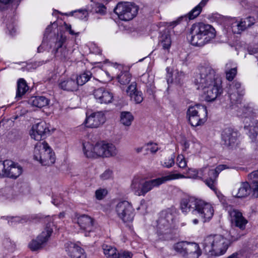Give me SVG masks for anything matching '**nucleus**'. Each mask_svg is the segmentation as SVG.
Here are the masks:
<instances>
[{
  "label": "nucleus",
  "instance_id": "1",
  "mask_svg": "<svg viewBox=\"0 0 258 258\" xmlns=\"http://www.w3.org/2000/svg\"><path fill=\"white\" fill-rule=\"evenodd\" d=\"M194 82L201 89L207 101L214 100L222 93L221 82L216 78L215 71L208 64L199 67L195 75Z\"/></svg>",
  "mask_w": 258,
  "mask_h": 258
},
{
  "label": "nucleus",
  "instance_id": "2",
  "mask_svg": "<svg viewBox=\"0 0 258 258\" xmlns=\"http://www.w3.org/2000/svg\"><path fill=\"white\" fill-rule=\"evenodd\" d=\"M230 239L219 234L209 235L205 237L203 243V250L209 256H219L226 252L233 241L238 240L243 234L237 233L235 229L230 231Z\"/></svg>",
  "mask_w": 258,
  "mask_h": 258
},
{
  "label": "nucleus",
  "instance_id": "3",
  "mask_svg": "<svg viewBox=\"0 0 258 258\" xmlns=\"http://www.w3.org/2000/svg\"><path fill=\"white\" fill-rule=\"evenodd\" d=\"M185 177L186 176L183 174L174 172H170L166 176L150 180L136 176L132 180L130 188L135 195L144 197L153 188L159 187L166 181Z\"/></svg>",
  "mask_w": 258,
  "mask_h": 258
},
{
  "label": "nucleus",
  "instance_id": "4",
  "mask_svg": "<svg viewBox=\"0 0 258 258\" xmlns=\"http://www.w3.org/2000/svg\"><path fill=\"white\" fill-rule=\"evenodd\" d=\"M83 151L86 157L91 158L112 157L115 156L118 153V150L114 144L104 141L98 142L95 144L85 142L83 143Z\"/></svg>",
  "mask_w": 258,
  "mask_h": 258
},
{
  "label": "nucleus",
  "instance_id": "5",
  "mask_svg": "<svg viewBox=\"0 0 258 258\" xmlns=\"http://www.w3.org/2000/svg\"><path fill=\"white\" fill-rule=\"evenodd\" d=\"M189 36L194 46H203L215 37V29L210 25L198 23L192 25Z\"/></svg>",
  "mask_w": 258,
  "mask_h": 258
},
{
  "label": "nucleus",
  "instance_id": "6",
  "mask_svg": "<svg viewBox=\"0 0 258 258\" xmlns=\"http://www.w3.org/2000/svg\"><path fill=\"white\" fill-rule=\"evenodd\" d=\"M34 158L44 166H50L55 161L54 153L45 141L39 142L36 145L34 150Z\"/></svg>",
  "mask_w": 258,
  "mask_h": 258
},
{
  "label": "nucleus",
  "instance_id": "7",
  "mask_svg": "<svg viewBox=\"0 0 258 258\" xmlns=\"http://www.w3.org/2000/svg\"><path fill=\"white\" fill-rule=\"evenodd\" d=\"M66 40V36L60 33L54 38L53 44H51L52 53L54 57L62 61L69 60L73 53V50L67 46Z\"/></svg>",
  "mask_w": 258,
  "mask_h": 258
},
{
  "label": "nucleus",
  "instance_id": "8",
  "mask_svg": "<svg viewBox=\"0 0 258 258\" xmlns=\"http://www.w3.org/2000/svg\"><path fill=\"white\" fill-rule=\"evenodd\" d=\"M173 249L183 258H199L202 250L197 243L180 241L173 245Z\"/></svg>",
  "mask_w": 258,
  "mask_h": 258
},
{
  "label": "nucleus",
  "instance_id": "9",
  "mask_svg": "<svg viewBox=\"0 0 258 258\" xmlns=\"http://www.w3.org/2000/svg\"><path fill=\"white\" fill-rule=\"evenodd\" d=\"M207 113V107L204 105L190 106L187 112L189 122L193 126L201 125L206 121Z\"/></svg>",
  "mask_w": 258,
  "mask_h": 258
},
{
  "label": "nucleus",
  "instance_id": "10",
  "mask_svg": "<svg viewBox=\"0 0 258 258\" xmlns=\"http://www.w3.org/2000/svg\"><path fill=\"white\" fill-rule=\"evenodd\" d=\"M138 10L139 8L134 4L120 2L118 3L114 12L120 20L127 21L132 20L137 15Z\"/></svg>",
  "mask_w": 258,
  "mask_h": 258
},
{
  "label": "nucleus",
  "instance_id": "11",
  "mask_svg": "<svg viewBox=\"0 0 258 258\" xmlns=\"http://www.w3.org/2000/svg\"><path fill=\"white\" fill-rule=\"evenodd\" d=\"M226 168V166L225 165H219L215 169L204 167L200 169V173H202V178H205V184L212 190L216 191L218 175Z\"/></svg>",
  "mask_w": 258,
  "mask_h": 258
},
{
  "label": "nucleus",
  "instance_id": "12",
  "mask_svg": "<svg viewBox=\"0 0 258 258\" xmlns=\"http://www.w3.org/2000/svg\"><path fill=\"white\" fill-rule=\"evenodd\" d=\"M117 217L124 223L132 222L135 216V210L132 205L126 201L118 202L115 207Z\"/></svg>",
  "mask_w": 258,
  "mask_h": 258
},
{
  "label": "nucleus",
  "instance_id": "13",
  "mask_svg": "<svg viewBox=\"0 0 258 258\" xmlns=\"http://www.w3.org/2000/svg\"><path fill=\"white\" fill-rule=\"evenodd\" d=\"M254 23V19L248 17L245 19L231 18L228 20V24L232 31L235 34H240Z\"/></svg>",
  "mask_w": 258,
  "mask_h": 258
},
{
  "label": "nucleus",
  "instance_id": "14",
  "mask_svg": "<svg viewBox=\"0 0 258 258\" xmlns=\"http://www.w3.org/2000/svg\"><path fill=\"white\" fill-rule=\"evenodd\" d=\"M230 220L233 226L238 228L241 231L245 229L247 220L243 216L241 212L233 208L231 206L227 207Z\"/></svg>",
  "mask_w": 258,
  "mask_h": 258
},
{
  "label": "nucleus",
  "instance_id": "15",
  "mask_svg": "<svg viewBox=\"0 0 258 258\" xmlns=\"http://www.w3.org/2000/svg\"><path fill=\"white\" fill-rule=\"evenodd\" d=\"M49 133V125L45 121H41L33 125L30 135L32 139L40 141L44 139Z\"/></svg>",
  "mask_w": 258,
  "mask_h": 258
},
{
  "label": "nucleus",
  "instance_id": "16",
  "mask_svg": "<svg viewBox=\"0 0 258 258\" xmlns=\"http://www.w3.org/2000/svg\"><path fill=\"white\" fill-rule=\"evenodd\" d=\"M195 214L199 215L201 218L204 220V221L206 222L213 217L214 209L210 203L198 199Z\"/></svg>",
  "mask_w": 258,
  "mask_h": 258
},
{
  "label": "nucleus",
  "instance_id": "17",
  "mask_svg": "<svg viewBox=\"0 0 258 258\" xmlns=\"http://www.w3.org/2000/svg\"><path fill=\"white\" fill-rule=\"evenodd\" d=\"M52 231L50 225L48 224L44 231L37 237V239L32 240L29 244V248L33 251L41 248L48 240Z\"/></svg>",
  "mask_w": 258,
  "mask_h": 258
},
{
  "label": "nucleus",
  "instance_id": "18",
  "mask_svg": "<svg viewBox=\"0 0 258 258\" xmlns=\"http://www.w3.org/2000/svg\"><path fill=\"white\" fill-rule=\"evenodd\" d=\"M174 218V215L169 210L162 211L160 217L157 221V228L161 234L168 230L173 223Z\"/></svg>",
  "mask_w": 258,
  "mask_h": 258
},
{
  "label": "nucleus",
  "instance_id": "19",
  "mask_svg": "<svg viewBox=\"0 0 258 258\" xmlns=\"http://www.w3.org/2000/svg\"><path fill=\"white\" fill-rule=\"evenodd\" d=\"M77 223L80 229L85 232V236H89V233L94 230V220L90 216L82 215L77 218Z\"/></svg>",
  "mask_w": 258,
  "mask_h": 258
},
{
  "label": "nucleus",
  "instance_id": "20",
  "mask_svg": "<svg viewBox=\"0 0 258 258\" xmlns=\"http://www.w3.org/2000/svg\"><path fill=\"white\" fill-rule=\"evenodd\" d=\"M105 120V116L101 112H94L87 116L85 120V125L87 127H98Z\"/></svg>",
  "mask_w": 258,
  "mask_h": 258
},
{
  "label": "nucleus",
  "instance_id": "21",
  "mask_svg": "<svg viewBox=\"0 0 258 258\" xmlns=\"http://www.w3.org/2000/svg\"><path fill=\"white\" fill-rule=\"evenodd\" d=\"M66 251L71 258H86L84 250L76 243L68 242L65 244Z\"/></svg>",
  "mask_w": 258,
  "mask_h": 258
},
{
  "label": "nucleus",
  "instance_id": "22",
  "mask_svg": "<svg viewBox=\"0 0 258 258\" xmlns=\"http://www.w3.org/2000/svg\"><path fill=\"white\" fill-rule=\"evenodd\" d=\"M94 96L97 101L100 103H110L113 99V94L103 87L95 90Z\"/></svg>",
  "mask_w": 258,
  "mask_h": 258
},
{
  "label": "nucleus",
  "instance_id": "23",
  "mask_svg": "<svg viewBox=\"0 0 258 258\" xmlns=\"http://www.w3.org/2000/svg\"><path fill=\"white\" fill-rule=\"evenodd\" d=\"M237 132L231 128H225L222 133V140L224 144L228 147H233L237 140Z\"/></svg>",
  "mask_w": 258,
  "mask_h": 258
},
{
  "label": "nucleus",
  "instance_id": "24",
  "mask_svg": "<svg viewBox=\"0 0 258 258\" xmlns=\"http://www.w3.org/2000/svg\"><path fill=\"white\" fill-rule=\"evenodd\" d=\"M198 199L194 197H185L181 199L180 208L183 213H187L191 211L194 214L197 207Z\"/></svg>",
  "mask_w": 258,
  "mask_h": 258
},
{
  "label": "nucleus",
  "instance_id": "25",
  "mask_svg": "<svg viewBox=\"0 0 258 258\" xmlns=\"http://www.w3.org/2000/svg\"><path fill=\"white\" fill-rule=\"evenodd\" d=\"M250 186L247 182H242L238 188L233 189L232 195L233 196L242 198L247 197L250 193Z\"/></svg>",
  "mask_w": 258,
  "mask_h": 258
},
{
  "label": "nucleus",
  "instance_id": "26",
  "mask_svg": "<svg viewBox=\"0 0 258 258\" xmlns=\"http://www.w3.org/2000/svg\"><path fill=\"white\" fill-rule=\"evenodd\" d=\"M28 89L29 87L26 81L22 78L19 79L17 81L16 99L17 100L21 99Z\"/></svg>",
  "mask_w": 258,
  "mask_h": 258
},
{
  "label": "nucleus",
  "instance_id": "27",
  "mask_svg": "<svg viewBox=\"0 0 258 258\" xmlns=\"http://www.w3.org/2000/svg\"><path fill=\"white\" fill-rule=\"evenodd\" d=\"M59 86L64 90L73 91L77 90L78 85L76 79L70 78L60 81Z\"/></svg>",
  "mask_w": 258,
  "mask_h": 258
},
{
  "label": "nucleus",
  "instance_id": "28",
  "mask_svg": "<svg viewBox=\"0 0 258 258\" xmlns=\"http://www.w3.org/2000/svg\"><path fill=\"white\" fill-rule=\"evenodd\" d=\"M49 100L44 96H33L29 100V103L32 106L42 108L49 104Z\"/></svg>",
  "mask_w": 258,
  "mask_h": 258
},
{
  "label": "nucleus",
  "instance_id": "29",
  "mask_svg": "<svg viewBox=\"0 0 258 258\" xmlns=\"http://www.w3.org/2000/svg\"><path fill=\"white\" fill-rule=\"evenodd\" d=\"M225 74L227 80L231 81L237 74V66L232 61H229L225 65Z\"/></svg>",
  "mask_w": 258,
  "mask_h": 258
},
{
  "label": "nucleus",
  "instance_id": "30",
  "mask_svg": "<svg viewBox=\"0 0 258 258\" xmlns=\"http://www.w3.org/2000/svg\"><path fill=\"white\" fill-rule=\"evenodd\" d=\"M22 172V168L13 162V164L9 167V168H7L6 177L16 179L21 174Z\"/></svg>",
  "mask_w": 258,
  "mask_h": 258
},
{
  "label": "nucleus",
  "instance_id": "31",
  "mask_svg": "<svg viewBox=\"0 0 258 258\" xmlns=\"http://www.w3.org/2000/svg\"><path fill=\"white\" fill-rule=\"evenodd\" d=\"M249 119L250 120V123L248 125L245 124L244 128L249 130V136L252 139V140H254L258 136L257 128L258 120L255 119L254 117H252Z\"/></svg>",
  "mask_w": 258,
  "mask_h": 258
},
{
  "label": "nucleus",
  "instance_id": "32",
  "mask_svg": "<svg viewBox=\"0 0 258 258\" xmlns=\"http://www.w3.org/2000/svg\"><path fill=\"white\" fill-rule=\"evenodd\" d=\"M209 0H202L200 3L192 9L188 14L187 16L189 20H192L197 17L202 12V8L205 6Z\"/></svg>",
  "mask_w": 258,
  "mask_h": 258
},
{
  "label": "nucleus",
  "instance_id": "33",
  "mask_svg": "<svg viewBox=\"0 0 258 258\" xmlns=\"http://www.w3.org/2000/svg\"><path fill=\"white\" fill-rule=\"evenodd\" d=\"M120 122L125 126H130L131 125L134 120V116L132 113L127 111H123L120 113Z\"/></svg>",
  "mask_w": 258,
  "mask_h": 258
},
{
  "label": "nucleus",
  "instance_id": "34",
  "mask_svg": "<svg viewBox=\"0 0 258 258\" xmlns=\"http://www.w3.org/2000/svg\"><path fill=\"white\" fill-rule=\"evenodd\" d=\"M104 253L107 258H117L116 249L111 245H103Z\"/></svg>",
  "mask_w": 258,
  "mask_h": 258
},
{
  "label": "nucleus",
  "instance_id": "35",
  "mask_svg": "<svg viewBox=\"0 0 258 258\" xmlns=\"http://www.w3.org/2000/svg\"><path fill=\"white\" fill-rule=\"evenodd\" d=\"M132 76L127 71L121 72L117 76L118 82L121 85H126L131 81Z\"/></svg>",
  "mask_w": 258,
  "mask_h": 258
},
{
  "label": "nucleus",
  "instance_id": "36",
  "mask_svg": "<svg viewBox=\"0 0 258 258\" xmlns=\"http://www.w3.org/2000/svg\"><path fill=\"white\" fill-rule=\"evenodd\" d=\"M92 76V73L90 71H86L81 74L76 78V81L79 85L82 86L87 82Z\"/></svg>",
  "mask_w": 258,
  "mask_h": 258
},
{
  "label": "nucleus",
  "instance_id": "37",
  "mask_svg": "<svg viewBox=\"0 0 258 258\" xmlns=\"http://www.w3.org/2000/svg\"><path fill=\"white\" fill-rule=\"evenodd\" d=\"M160 45L164 49L168 50L171 46V40L170 36L168 34H162L159 40Z\"/></svg>",
  "mask_w": 258,
  "mask_h": 258
},
{
  "label": "nucleus",
  "instance_id": "38",
  "mask_svg": "<svg viewBox=\"0 0 258 258\" xmlns=\"http://www.w3.org/2000/svg\"><path fill=\"white\" fill-rule=\"evenodd\" d=\"M2 218L8 220V223L10 225H13L17 223H23L26 221V218L25 217H21L19 216H4Z\"/></svg>",
  "mask_w": 258,
  "mask_h": 258
},
{
  "label": "nucleus",
  "instance_id": "39",
  "mask_svg": "<svg viewBox=\"0 0 258 258\" xmlns=\"http://www.w3.org/2000/svg\"><path fill=\"white\" fill-rule=\"evenodd\" d=\"M13 164V161L6 160L4 162L0 161V177L6 176L7 168Z\"/></svg>",
  "mask_w": 258,
  "mask_h": 258
},
{
  "label": "nucleus",
  "instance_id": "40",
  "mask_svg": "<svg viewBox=\"0 0 258 258\" xmlns=\"http://www.w3.org/2000/svg\"><path fill=\"white\" fill-rule=\"evenodd\" d=\"M200 169L197 170L195 169H189L186 172V177L190 178H202V173H200Z\"/></svg>",
  "mask_w": 258,
  "mask_h": 258
},
{
  "label": "nucleus",
  "instance_id": "41",
  "mask_svg": "<svg viewBox=\"0 0 258 258\" xmlns=\"http://www.w3.org/2000/svg\"><path fill=\"white\" fill-rule=\"evenodd\" d=\"M75 14V16L80 19H86L88 16V12L86 9L77 10L73 12Z\"/></svg>",
  "mask_w": 258,
  "mask_h": 258
},
{
  "label": "nucleus",
  "instance_id": "42",
  "mask_svg": "<svg viewBox=\"0 0 258 258\" xmlns=\"http://www.w3.org/2000/svg\"><path fill=\"white\" fill-rule=\"evenodd\" d=\"M232 92L229 93V98L232 103H236L240 101L241 97L243 95H240V93L236 91L231 90Z\"/></svg>",
  "mask_w": 258,
  "mask_h": 258
},
{
  "label": "nucleus",
  "instance_id": "43",
  "mask_svg": "<svg viewBox=\"0 0 258 258\" xmlns=\"http://www.w3.org/2000/svg\"><path fill=\"white\" fill-rule=\"evenodd\" d=\"M174 158L175 156L173 155H171L167 158L165 159L162 162V166L167 168L171 167L174 164Z\"/></svg>",
  "mask_w": 258,
  "mask_h": 258
},
{
  "label": "nucleus",
  "instance_id": "44",
  "mask_svg": "<svg viewBox=\"0 0 258 258\" xmlns=\"http://www.w3.org/2000/svg\"><path fill=\"white\" fill-rule=\"evenodd\" d=\"M130 97L134 100L136 103H140L143 100V94L140 91H136V93L131 95Z\"/></svg>",
  "mask_w": 258,
  "mask_h": 258
},
{
  "label": "nucleus",
  "instance_id": "45",
  "mask_svg": "<svg viewBox=\"0 0 258 258\" xmlns=\"http://www.w3.org/2000/svg\"><path fill=\"white\" fill-rule=\"evenodd\" d=\"M107 194V190L104 188L98 189L95 192L96 198L99 200L103 199Z\"/></svg>",
  "mask_w": 258,
  "mask_h": 258
},
{
  "label": "nucleus",
  "instance_id": "46",
  "mask_svg": "<svg viewBox=\"0 0 258 258\" xmlns=\"http://www.w3.org/2000/svg\"><path fill=\"white\" fill-rule=\"evenodd\" d=\"M177 164L180 168H184L186 166V161L182 155H179L177 157Z\"/></svg>",
  "mask_w": 258,
  "mask_h": 258
},
{
  "label": "nucleus",
  "instance_id": "47",
  "mask_svg": "<svg viewBox=\"0 0 258 258\" xmlns=\"http://www.w3.org/2000/svg\"><path fill=\"white\" fill-rule=\"evenodd\" d=\"M231 90L240 93V95H243L244 90L241 88V84L238 82H234L231 88Z\"/></svg>",
  "mask_w": 258,
  "mask_h": 258
},
{
  "label": "nucleus",
  "instance_id": "48",
  "mask_svg": "<svg viewBox=\"0 0 258 258\" xmlns=\"http://www.w3.org/2000/svg\"><path fill=\"white\" fill-rule=\"evenodd\" d=\"M106 8L104 5L100 4L95 5L94 10L96 13L104 15L106 13Z\"/></svg>",
  "mask_w": 258,
  "mask_h": 258
},
{
  "label": "nucleus",
  "instance_id": "49",
  "mask_svg": "<svg viewBox=\"0 0 258 258\" xmlns=\"http://www.w3.org/2000/svg\"><path fill=\"white\" fill-rule=\"evenodd\" d=\"M136 91H138L137 89V84L136 82H133L128 87L126 92L128 95L131 96L132 94H134V93H136Z\"/></svg>",
  "mask_w": 258,
  "mask_h": 258
},
{
  "label": "nucleus",
  "instance_id": "50",
  "mask_svg": "<svg viewBox=\"0 0 258 258\" xmlns=\"http://www.w3.org/2000/svg\"><path fill=\"white\" fill-rule=\"evenodd\" d=\"M252 180L253 185L252 188V196L254 198L258 197V181L256 180L251 179Z\"/></svg>",
  "mask_w": 258,
  "mask_h": 258
},
{
  "label": "nucleus",
  "instance_id": "51",
  "mask_svg": "<svg viewBox=\"0 0 258 258\" xmlns=\"http://www.w3.org/2000/svg\"><path fill=\"white\" fill-rule=\"evenodd\" d=\"M242 112L243 113L244 116L245 117L244 121L245 122L246 124L248 123L247 120L249 119L248 116L251 113L252 109L250 107L247 106L246 107H244L243 110L242 111Z\"/></svg>",
  "mask_w": 258,
  "mask_h": 258
},
{
  "label": "nucleus",
  "instance_id": "52",
  "mask_svg": "<svg viewBox=\"0 0 258 258\" xmlns=\"http://www.w3.org/2000/svg\"><path fill=\"white\" fill-rule=\"evenodd\" d=\"M112 172L110 170H105L100 175V178L102 180H107L112 177Z\"/></svg>",
  "mask_w": 258,
  "mask_h": 258
},
{
  "label": "nucleus",
  "instance_id": "53",
  "mask_svg": "<svg viewBox=\"0 0 258 258\" xmlns=\"http://www.w3.org/2000/svg\"><path fill=\"white\" fill-rule=\"evenodd\" d=\"M132 253L129 251H121L117 253V258H131Z\"/></svg>",
  "mask_w": 258,
  "mask_h": 258
},
{
  "label": "nucleus",
  "instance_id": "54",
  "mask_svg": "<svg viewBox=\"0 0 258 258\" xmlns=\"http://www.w3.org/2000/svg\"><path fill=\"white\" fill-rule=\"evenodd\" d=\"M248 177L250 179L258 180V170L252 172L248 175Z\"/></svg>",
  "mask_w": 258,
  "mask_h": 258
},
{
  "label": "nucleus",
  "instance_id": "55",
  "mask_svg": "<svg viewBox=\"0 0 258 258\" xmlns=\"http://www.w3.org/2000/svg\"><path fill=\"white\" fill-rule=\"evenodd\" d=\"M182 18L183 17H181L180 18H179L177 20L175 21L169 23H167V24H168V26L172 27L173 28L174 26H176L180 23Z\"/></svg>",
  "mask_w": 258,
  "mask_h": 258
},
{
  "label": "nucleus",
  "instance_id": "56",
  "mask_svg": "<svg viewBox=\"0 0 258 258\" xmlns=\"http://www.w3.org/2000/svg\"><path fill=\"white\" fill-rule=\"evenodd\" d=\"M158 150V148L157 144H152V147L150 148V151L153 153H155Z\"/></svg>",
  "mask_w": 258,
  "mask_h": 258
},
{
  "label": "nucleus",
  "instance_id": "57",
  "mask_svg": "<svg viewBox=\"0 0 258 258\" xmlns=\"http://www.w3.org/2000/svg\"><path fill=\"white\" fill-rule=\"evenodd\" d=\"M52 203L55 206H58V205H59L61 203V201L60 200H56L55 199H53V201L52 202Z\"/></svg>",
  "mask_w": 258,
  "mask_h": 258
},
{
  "label": "nucleus",
  "instance_id": "58",
  "mask_svg": "<svg viewBox=\"0 0 258 258\" xmlns=\"http://www.w3.org/2000/svg\"><path fill=\"white\" fill-rule=\"evenodd\" d=\"M44 45V43H42V44L41 45H40L38 47V52H42L43 51V46Z\"/></svg>",
  "mask_w": 258,
  "mask_h": 258
},
{
  "label": "nucleus",
  "instance_id": "59",
  "mask_svg": "<svg viewBox=\"0 0 258 258\" xmlns=\"http://www.w3.org/2000/svg\"><path fill=\"white\" fill-rule=\"evenodd\" d=\"M143 147H138L135 149V151L137 153H139L142 151Z\"/></svg>",
  "mask_w": 258,
  "mask_h": 258
},
{
  "label": "nucleus",
  "instance_id": "60",
  "mask_svg": "<svg viewBox=\"0 0 258 258\" xmlns=\"http://www.w3.org/2000/svg\"><path fill=\"white\" fill-rule=\"evenodd\" d=\"M12 1L13 0H0V2L7 4Z\"/></svg>",
  "mask_w": 258,
  "mask_h": 258
},
{
  "label": "nucleus",
  "instance_id": "61",
  "mask_svg": "<svg viewBox=\"0 0 258 258\" xmlns=\"http://www.w3.org/2000/svg\"><path fill=\"white\" fill-rule=\"evenodd\" d=\"M64 217V213H60L58 215V217H59V218H60V219H61V218H63Z\"/></svg>",
  "mask_w": 258,
  "mask_h": 258
},
{
  "label": "nucleus",
  "instance_id": "62",
  "mask_svg": "<svg viewBox=\"0 0 258 258\" xmlns=\"http://www.w3.org/2000/svg\"><path fill=\"white\" fill-rule=\"evenodd\" d=\"M69 33L71 35H75V34H77V33H76L72 29L70 30Z\"/></svg>",
  "mask_w": 258,
  "mask_h": 258
},
{
  "label": "nucleus",
  "instance_id": "63",
  "mask_svg": "<svg viewBox=\"0 0 258 258\" xmlns=\"http://www.w3.org/2000/svg\"><path fill=\"white\" fill-rule=\"evenodd\" d=\"M66 29L70 31V30L72 29L71 26L70 25H66Z\"/></svg>",
  "mask_w": 258,
  "mask_h": 258
},
{
  "label": "nucleus",
  "instance_id": "64",
  "mask_svg": "<svg viewBox=\"0 0 258 258\" xmlns=\"http://www.w3.org/2000/svg\"><path fill=\"white\" fill-rule=\"evenodd\" d=\"M198 222H199V221H198V219H194V220H193V223H194L195 224H198Z\"/></svg>",
  "mask_w": 258,
  "mask_h": 258
}]
</instances>
